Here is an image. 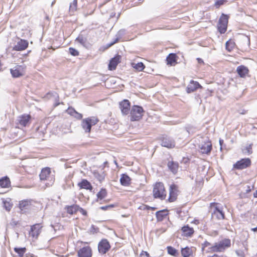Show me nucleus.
Returning <instances> with one entry per match:
<instances>
[{"mask_svg":"<svg viewBox=\"0 0 257 257\" xmlns=\"http://www.w3.org/2000/svg\"><path fill=\"white\" fill-rule=\"evenodd\" d=\"M77 247V255L78 257H92L93 251L88 242L78 240L76 242Z\"/></svg>","mask_w":257,"mask_h":257,"instance_id":"nucleus-1","label":"nucleus"},{"mask_svg":"<svg viewBox=\"0 0 257 257\" xmlns=\"http://www.w3.org/2000/svg\"><path fill=\"white\" fill-rule=\"evenodd\" d=\"M153 196L155 199L164 200L167 197V191L164 184L162 182H157L153 185Z\"/></svg>","mask_w":257,"mask_h":257,"instance_id":"nucleus-2","label":"nucleus"},{"mask_svg":"<svg viewBox=\"0 0 257 257\" xmlns=\"http://www.w3.org/2000/svg\"><path fill=\"white\" fill-rule=\"evenodd\" d=\"M209 207L212 209L211 213L212 218H215L217 220H223L225 218V213L222 207H220L219 204L217 202H212L209 204Z\"/></svg>","mask_w":257,"mask_h":257,"instance_id":"nucleus-3","label":"nucleus"},{"mask_svg":"<svg viewBox=\"0 0 257 257\" xmlns=\"http://www.w3.org/2000/svg\"><path fill=\"white\" fill-rule=\"evenodd\" d=\"M231 246L230 239L225 238L216 242L208 251L210 252H222Z\"/></svg>","mask_w":257,"mask_h":257,"instance_id":"nucleus-4","label":"nucleus"},{"mask_svg":"<svg viewBox=\"0 0 257 257\" xmlns=\"http://www.w3.org/2000/svg\"><path fill=\"white\" fill-rule=\"evenodd\" d=\"M144 112L145 111L142 106L139 105L133 106L130 111L131 121H139L142 118Z\"/></svg>","mask_w":257,"mask_h":257,"instance_id":"nucleus-5","label":"nucleus"},{"mask_svg":"<svg viewBox=\"0 0 257 257\" xmlns=\"http://www.w3.org/2000/svg\"><path fill=\"white\" fill-rule=\"evenodd\" d=\"M179 193V186L175 183L171 184L169 187V197L167 202L172 203L177 201Z\"/></svg>","mask_w":257,"mask_h":257,"instance_id":"nucleus-6","label":"nucleus"},{"mask_svg":"<svg viewBox=\"0 0 257 257\" xmlns=\"http://www.w3.org/2000/svg\"><path fill=\"white\" fill-rule=\"evenodd\" d=\"M43 227V225L41 223H36L31 225L29 232V237H31L33 240L37 239L42 232Z\"/></svg>","mask_w":257,"mask_h":257,"instance_id":"nucleus-7","label":"nucleus"},{"mask_svg":"<svg viewBox=\"0 0 257 257\" xmlns=\"http://www.w3.org/2000/svg\"><path fill=\"white\" fill-rule=\"evenodd\" d=\"M229 16L222 14L219 20L217 29L220 34H224L227 28Z\"/></svg>","mask_w":257,"mask_h":257,"instance_id":"nucleus-8","label":"nucleus"},{"mask_svg":"<svg viewBox=\"0 0 257 257\" xmlns=\"http://www.w3.org/2000/svg\"><path fill=\"white\" fill-rule=\"evenodd\" d=\"M26 66L18 65L10 69L11 74L13 78L23 76L26 73Z\"/></svg>","mask_w":257,"mask_h":257,"instance_id":"nucleus-9","label":"nucleus"},{"mask_svg":"<svg viewBox=\"0 0 257 257\" xmlns=\"http://www.w3.org/2000/svg\"><path fill=\"white\" fill-rule=\"evenodd\" d=\"M251 160L249 158L241 159L237 161L233 165V168L235 170H243L250 166Z\"/></svg>","mask_w":257,"mask_h":257,"instance_id":"nucleus-10","label":"nucleus"},{"mask_svg":"<svg viewBox=\"0 0 257 257\" xmlns=\"http://www.w3.org/2000/svg\"><path fill=\"white\" fill-rule=\"evenodd\" d=\"M29 46V42L27 40L20 39L19 41L13 47V50L16 51H22L26 50Z\"/></svg>","mask_w":257,"mask_h":257,"instance_id":"nucleus-11","label":"nucleus"},{"mask_svg":"<svg viewBox=\"0 0 257 257\" xmlns=\"http://www.w3.org/2000/svg\"><path fill=\"white\" fill-rule=\"evenodd\" d=\"M121 56L119 55H116L112 58L108 65L109 70L112 71L116 69L117 65L121 62Z\"/></svg>","mask_w":257,"mask_h":257,"instance_id":"nucleus-12","label":"nucleus"},{"mask_svg":"<svg viewBox=\"0 0 257 257\" xmlns=\"http://www.w3.org/2000/svg\"><path fill=\"white\" fill-rule=\"evenodd\" d=\"M181 231L182 236L185 237H191L195 233L194 228L190 227L188 224L182 226Z\"/></svg>","mask_w":257,"mask_h":257,"instance_id":"nucleus-13","label":"nucleus"},{"mask_svg":"<svg viewBox=\"0 0 257 257\" xmlns=\"http://www.w3.org/2000/svg\"><path fill=\"white\" fill-rule=\"evenodd\" d=\"M199 88L202 89V86L198 82L192 80L186 87V90L188 93H190L196 91Z\"/></svg>","mask_w":257,"mask_h":257,"instance_id":"nucleus-14","label":"nucleus"},{"mask_svg":"<svg viewBox=\"0 0 257 257\" xmlns=\"http://www.w3.org/2000/svg\"><path fill=\"white\" fill-rule=\"evenodd\" d=\"M110 248L109 243L106 239H102L98 244V250L101 253H105Z\"/></svg>","mask_w":257,"mask_h":257,"instance_id":"nucleus-15","label":"nucleus"},{"mask_svg":"<svg viewBox=\"0 0 257 257\" xmlns=\"http://www.w3.org/2000/svg\"><path fill=\"white\" fill-rule=\"evenodd\" d=\"M119 108L123 114L128 113L131 108V103L127 99H124L119 103Z\"/></svg>","mask_w":257,"mask_h":257,"instance_id":"nucleus-16","label":"nucleus"},{"mask_svg":"<svg viewBox=\"0 0 257 257\" xmlns=\"http://www.w3.org/2000/svg\"><path fill=\"white\" fill-rule=\"evenodd\" d=\"M31 116L30 114H24L20 115L18 118V123L23 127L28 125L31 121Z\"/></svg>","mask_w":257,"mask_h":257,"instance_id":"nucleus-17","label":"nucleus"},{"mask_svg":"<svg viewBox=\"0 0 257 257\" xmlns=\"http://www.w3.org/2000/svg\"><path fill=\"white\" fill-rule=\"evenodd\" d=\"M161 146L168 149H172L175 147L174 140L167 137H164L162 139Z\"/></svg>","mask_w":257,"mask_h":257,"instance_id":"nucleus-18","label":"nucleus"},{"mask_svg":"<svg viewBox=\"0 0 257 257\" xmlns=\"http://www.w3.org/2000/svg\"><path fill=\"white\" fill-rule=\"evenodd\" d=\"M201 153L202 154L208 155L210 153L212 147V144L210 141H207L204 142L203 144L201 145L200 147Z\"/></svg>","mask_w":257,"mask_h":257,"instance_id":"nucleus-19","label":"nucleus"},{"mask_svg":"<svg viewBox=\"0 0 257 257\" xmlns=\"http://www.w3.org/2000/svg\"><path fill=\"white\" fill-rule=\"evenodd\" d=\"M167 167L169 170L174 174H176L179 168V164L178 162L173 160L169 161L167 163Z\"/></svg>","mask_w":257,"mask_h":257,"instance_id":"nucleus-20","label":"nucleus"},{"mask_svg":"<svg viewBox=\"0 0 257 257\" xmlns=\"http://www.w3.org/2000/svg\"><path fill=\"white\" fill-rule=\"evenodd\" d=\"M77 186L80 189H85L91 191L93 189V187L87 180L83 179L81 181L77 184Z\"/></svg>","mask_w":257,"mask_h":257,"instance_id":"nucleus-21","label":"nucleus"},{"mask_svg":"<svg viewBox=\"0 0 257 257\" xmlns=\"http://www.w3.org/2000/svg\"><path fill=\"white\" fill-rule=\"evenodd\" d=\"M51 169L49 167H45L42 169L39 175L40 179L41 181H45L49 179L50 177Z\"/></svg>","mask_w":257,"mask_h":257,"instance_id":"nucleus-22","label":"nucleus"},{"mask_svg":"<svg viewBox=\"0 0 257 257\" xmlns=\"http://www.w3.org/2000/svg\"><path fill=\"white\" fill-rule=\"evenodd\" d=\"M178 56L175 53L169 54L166 58L167 64L169 66H175L177 64Z\"/></svg>","mask_w":257,"mask_h":257,"instance_id":"nucleus-23","label":"nucleus"},{"mask_svg":"<svg viewBox=\"0 0 257 257\" xmlns=\"http://www.w3.org/2000/svg\"><path fill=\"white\" fill-rule=\"evenodd\" d=\"M236 72L241 78L245 77L249 73L248 68L244 65H240L236 68Z\"/></svg>","mask_w":257,"mask_h":257,"instance_id":"nucleus-24","label":"nucleus"},{"mask_svg":"<svg viewBox=\"0 0 257 257\" xmlns=\"http://www.w3.org/2000/svg\"><path fill=\"white\" fill-rule=\"evenodd\" d=\"M169 215V210L167 209L156 212V216L158 221H162Z\"/></svg>","mask_w":257,"mask_h":257,"instance_id":"nucleus-25","label":"nucleus"},{"mask_svg":"<svg viewBox=\"0 0 257 257\" xmlns=\"http://www.w3.org/2000/svg\"><path fill=\"white\" fill-rule=\"evenodd\" d=\"M120 183L122 186H129L132 183V179L126 174H122L120 176Z\"/></svg>","mask_w":257,"mask_h":257,"instance_id":"nucleus-26","label":"nucleus"},{"mask_svg":"<svg viewBox=\"0 0 257 257\" xmlns=\"http://www.w3.org/2000/svg\"><path fill=\"white\" fill-rule=\"evenodd\" d=\"M78 209L79 205L77 204L67 205L65 207V209L66 211V212L70 215L76 214L78 212Z\"/></svg>","mask_w":257,"mask_h":257,"instance_id":"nucleus-27","label":"nucleus"},{"mask_svg":"<svg viewBox=\"0 0 257 257\" xmlns=\"http://www.w3.org/2000/svg\"><path fill=\"white\" fill-rule=\"evenodd\" d=\"M32 206V201L28 200H24L20 202L19 208L22 210L29 209Z\"/></svg>","mask_w":257,"mask_h":257,"instance_id":"nucleus-28","label":"nucleus"},{"mask_svg":"<svg viewBox=\"0 0 257 257\" xmlns=\"http://www.w3.org/2000/svg\"><path fill=\"white\" fill-rule=\"evenodd\" d=\"M11 184L10 179L7 176L3 177L0 179V187L3 188H9Z\"/></svg>","mask_w":257,"mask_h":257,"instance_id":"nucleus-29","label":"nucleus"},{"mask_svg":"<svg viewBox=\"0 0 257 257\" xmlns=\"http://www.w3.org/2000/svg\"><path fill=\"white\" fill-rule=\"evenodd\" d=\"M88 119V118L87 117L82 119L81 125L85 133H90L91 130L90 128V124L89 123V122Z\"/></svg>","mask_w":257,"mask_h":257,"instance_id":"nucleus-30","label":"nucleus"},{"mask_svg":"<svg viewBox=\"0 0 257 257\" xmlns=\"http://www.w3.org/2000/svg\"><path fill=\"white\" fill-rule=\"evenodd\" d=\"M181 252L183 257H189L193 253L192 248L188 246L182 248Z\"/></svg>","mask_w":257,"mask_h":257,"instance_id":"nucleus-31","label":"nucleus"},{"mask_svg":"<svg viewBox=\"0 0 257 257\" xmlns=\"http://www.w3.org/2000/svg\"><path fill=\"white\" fill-rule=\"evenodd\" d=\"M14 251L18 254V257H25L24 255L27 251V248L24 247H16L14 248Z\"/></svg>","mask_w":257,"mask_h":257,"instance_id":"nucleus-32","label":"nucleus"},{"mask_svg":"<svg viewBox=\"0 0 257 257\" xmlns=\"http://www.w3.org/2000/svg\"><path fill=\"white\" fill-rule=\"evenodd\" d=\"M131 66L138 71H143L145 68V66L143 62L132 63Z\"/></svg>","mask_w":257,"mask_h":257,"instance_id":"nucleus-33","label":"nucleus"},{"mask_svg":"<svg viewBox=\"0 0 257 257\" xmlns=\"http://www.w3.org/2000/svg\"><path fill=\"white\" fill-rule=\"evenodd\" d=\"M213 245H211V244L208 241H205L202 244V251H205L206 253H213V252L208 251Z\"/></svg>","mask_w":257,"mask_h":257,"instance_id":"nucleus-34","label":"nucleus"},{"mask_svg":"<svg viewBox=\"0 0 257 257\" xmlns=\"http://www.w3.org/2000/svg\"><path fill=\"white\" fill-rule=\"evenodd\" d=\"M235 46V42L232 40L230 39L226 42L225 48L227 51H232Z\"/></svg>","mask_w":257,"mask_h":257,"instance_id":"nucleus-35","label":"nucleus"},{"mask_svg":"<svg viewBox=\"0 0 257 257\" xmlns=\"http://www.w3.org/2000/svg\"><path fill=\"white\" fill-rule=\"evenodd\" d=\"M167 250L168 254L173 256H177L179 255L178 251L172 246H167Z\"/></svg>","mask_w":257,"mask_h":257,"instance_id":"nucleus-36","label":"nucleus"},{"mask_svg":"<svg viewBox=\"0 0 257 257\" xmlns=\"http://www.w3.org/2000/svg\"><path fill=\"white\" fill-rule=\"evenodd\" d=\"M89 121V123L90 124V127L91 129L92 126L95 125L99 121V119L97 116H92L90 117H87Z\"/></svg>","mask_w":257,"mask_h":257,"instance_id":"nucleus-37","label":"nucleus"},{"mask_svg":"<svg viewBox=\"0 0 257 257\" xmlns=\"http://www.w3.org/2000/svg\"><path fill=\"white\" fill-rule=\"evenodd\" d=\"M107 193L106 189L101 188L98 192L97 197L98 199L102 200L107 196Z\"/></svg>","mask_w":257,"mask_h":257,"instance_id":"nucleus-38","label":"nucleus"},{"mask_svg":"<svg viewBox=\"0 0 257 257\" xmlns=\"http://www.w3.org/2000/svg\"><path fill=\"white\" fill-rule=\"evenodd\" d=\"M69 52L73 56H78L79 55V52L73 47L69 48Z\"/></svg>","mask_w":257,"mask_h":257,"instance_id":"nucleus-39","label":"nucleus"},{"mask_svg":"<svg viewBox=\"0 0 257 257\" xmlns=\"http://www.w3.org/2000/svg\"><path fill=\"white\" fill-rule=\"evenodd\" d=\"M76 41L79 42L80 44L82 45L83 46H85V43L86 40L83 36H79L76 39Z\"/></svg>","mask_w":257,"mask_h":257,"instance_id":"nucleus-40","label":"nucleus"},{"mask_svg":"<svg viewBox=\"0 0 257 257\" xmlns=\"http://www.w3.org/2000/svg\"><path fill=\"white\" fill-rule=\"evenodd\" d=\"M93 175L95 176V177L100 181H102L104 179V176L103 175L99 174L98 172L94 171L93 172Z\"/></svg>","mask_w":257,"mask_h":257,"instance_id":"nucleus-41","label":"nucleus"},{"mask_svg":"<svg viewBox=\"0 0 257 257\" xmlns=\"http://www.w3.org/2000/svg\"><path fill=\"white\" fill-rule=\"evenodd\" d=\"M226 2V0H218L214 3V6L218 9L220 6L224 5Z\"/></svg>","mask_w":257,"mask_h":257,"instance_id":"nucleus-42","label":"nucleus"},{"mask_svg":"<svg viewBox=\"0 0 257 257\" xmlns=\"http://www.w3.org/2000/svg\"><path fill=\"white\" fill-rule=\"evenodd\" d=\"M77 1L74 0L70 6V10L73 11H75L77 10Z\"/></svg>","mask_w":257,"mask_h":257,"instance_id":"nucleus-43","label":"nucleus"},{"mask_svg":"<svg viewBox=\"0 0 257 257\" xmlns=\"http://www.w3.org/2000/svg\"><path fill=\"white\" fill-rule=\"evenodd\" d=\"M4 207L8 211H10L12 207V204H11L10 202L8 201H4L3 202Z\"/></svg>","mask_w":257,"mask_h":257,"instance_id":"nucleus-44","label":"nucleus"},{"mask_svg":"<svg viewBox=\"0 0 257 257\" xmlns=\"http://www.w3.org/2000/svg\"><path fill=\"white\" fill-rule=\"evenodd\" d=\"M76 111V110L72 107H69L68 109L66 110V112L72 116H73V115H75V113Z\"/></svg>","mask_w":257,"mask_h":257,"instance_id":"nucleus-45","label":"nucleus"},{"mask_svg":"<svg viewBox=\"0 0 257 257\" xmlns=\"http://www.w3.org/2000/svg\"><path fill=\"white\" fill-rule=\"evenodd\" d=\"M252 144H250L245 147V153H246L247 155H250V154H252Z\"/></svg>","mask_w":257,"mask_h":257,"instance_id":"nucleus-46","label":"nucleus"},{"mask_svg":"<svg viewBox=\"0 0 257 257\" xmlns=\"http://www.w3.org/2000/svg\"><path fill=\"white\" fill-rule=\"evenodd\" d=\"M139 257H151L150 254L146 251L142 250Z\"/></svg>","mask_w":257,"mask_h":257,"instance_id":"nucleus-47","label":"nucleus"},{"mask_svg":"<svg viewBox=\"0 0 257 257\" xmlns=\"http://www.w3.org/2000/svg\"><path fill=\"white\" fill-rule=\"evenodd\" d=\"M235 252L237 255L240 257H244L245 256V252L243 250L241 249H237Z\"/></svg>","mask_w":257,"mask_h":257,"instance_id":"nucleus-48","label":"nucleus"},{"mask_svg":"<svg viewBox=\"0 0 257 257\" xmlns=\"http://www.w3.org/2000/svg\"><path fill=\"white\" fill-rule=\"evenodd\" d=\"M114 206L115 205L113 204H110L104 206H101L100 207V209L103 210H106L108 209L113 208Z\"/></svg>","mask_w":257,"mask_h":257,"instance_id":"nucleus-49","label":"nucleus"},{"mask_svg":"<svg viewBox=\"0 0 257 257\" xmlns=\"http://www.w3.org/2000/svg\"><path fill=\"white\" fill-rule=\"evenodd\" d=\"M78 211H79L83 215L87 216V212L86 210L83 209L79 206V209H78Z\"/></svg>","mask_w":257,"mask_h":257,"instance_id":"nucleus-50","label":"nucleus"},{"mask_svg":"<svg viewBox=\"0 0 257 257\" xmlns=\"http://www.w3.org/2000/svg\"><path fill=\"white\" fill-rule=\"evenodd\" d=\"M73 117L78 119H81L82 118L83 115L81 113H80L76 111L75 113V115H73Z\"/></svg>","mask_w":257,"mask_h":257,"instance_id":"nucleus-51","label":"nucleus"},{"mask_svg":"<svg viewBox=\"0 0 257 257\" xmlns=\"http://www.w3.org/2000/svg\"><path fill=\"white\" fill-rule=\"evenodd\" d=\"M191 223L194 225H198L200 223V220L196 218H195L191 222Z\"/></svg>","mask_w":257,"mask_h":257,"instance_id":"nucleus-52","label":"nucleus"},{"mask_svg":"<svg viewBox=\"0 0 257 257\" xmlns=\"http://www.w3.org/2000/svg\"><path fill=\"white\" fill-rule=\"evenodd\" d=\"M190 162V159L188 157H183L182 159V163L184 164H188Z\"/></svg>","mask_w":257,"mask_h":257,"instance_id":"nucleus-53","label":"nucleus"},{"mask_svg":"<svg viewBox=\"0 0 257 257\" xmlns=\"http://www.w3.org/2000/svg\"><path fill=\"white\" fill-rule=\"evenodd\" d=\"M247 110H246L244 109H240V110H238V112L240 114H245L247 113Z\"/></svg>","mask_w":257,"mask_h":257,"instance_id":"nucleus-54","label":"nucleus"},{"mask_svg":"<svg viewBox=\"0 0 257 257\" xmlns=\"http://www.w3.org/2000/svg\"><path fill=\"white\" fill-rule=\"evenodd\" d=\"M25 257H36V256L34 254L29 252L25 254Z\"/></svg>","mask_w":257,"mask_h":257,"instance_id":"nucleus-55","label":"nucleus"},{"mask_svg":"<svg viewBox=\"0 0 257 257\" xmlns=\"http://www.w3.org/2000/svg\"><path fill=\"white\" fill-rule=\"evenodd\" d=\"M197 61L198 62V63H199V64H204V61L201 58H197Z\"/></svg>","mask_w":257,"mask_h":257,"instance_id":"nucleus-56","label":"nucleus"},{"mask_svg":"<svg viewBox=\"0 0 257 257\" xmlns=\"http://www.w3.org/2000/svg\"><path fill=\"white\" fill-rule=\"evenodd\" d=\"M252 188L250 186H247V189L246 190V193H248L251 191Z\"/></svg>","mask_w":257,"mask_h":257,"instance_id":"nucleus-57","label":"nucleus"},{"mask_svg":"<svg viewBox=\"0 0 257 257\" xmlns=\"http://www.w3.org/2000/svg\"><path fill=\"white\" fill-rule=\"evenodd\" d=\"M223 144V140H221V139H220L219 140V144L220 145V149H222V146Z\"/></svg>","mask_w":257,"mask_h":257,"instance_id":"nucleus-58","label":"nucleus"},{"mask_svg":"<svg viewBox=\"0 0 257 257\" xmlns=\"http://www.w3.org/2000/svg\"><path fill=\"white\" fill-rule=\"evenodd\" d=\"M208 257H223V256L222 255H219L217 254H214L212 256H208Z\"/></svg>","mask_w":257,"mask_h":257,"instance_id":"nucleus-59","label":"nucleus"},{"mask_svg":"<svg viewBox=\"0 0 257 257\" xmlns=\"http://www.w3.org/2000/svg\"><path fill=\"white\" fill-rule=\"evenodd\" d=\"M253 197H254V198H257V190L253 193Z\"/></svg>","mask_w":257,"mask_h":257,"instance_id":"nucleus-60","label":"nucleus"},{"mask_svg":"<svg viewBox=\"0 0 257 257\" xmlns=\"http://www.w3.org/2000/svg\"><path fill=\"white\" fill-rule=\"evenodd\" d=\"M2 66H3V63H2V61L0 60V71H2Z\"/></svg>","mask_w":257,"mask_h":257,"instance_id":"nucleus-61","label":"nucleus"},{"mask_svg":"<svg viewBox=\"0 0 257 257\" xmlns=\"http://www.w3.org/2000/svg\"><path fill=\"white\" fill-rule=\"evenodd\" d=\"M122 216L123 217H128L129 216V215H122Z\"/></svg>","mask_w":257,"mask_h":257,"instance_id":"nucleus-62","label":"nucleus"},{"mask_svg":"<svg viewBox=\"0 0 257 257\" xmlns=\"http://www.w3.org/2000/svg\"><path fill=\"white\" fill-rule=\"evenodd\" d=\"M252 230H253L254 231H257V226H256L255 228H254L252 229Z\"/></svg>","mask_w":257,"mask_h":257,"instance_id":"nucleus-63","label":"nucleus"},{"mask_svg":"<svg viewBox=\"0 0 257 257\" xmlns=\"http://www.w3.org/2000/svg\"><path fill=\"white\" fill-rule=\"evenodd\" d=\"M116 42H117V41H116L114 42L113 43H112L110 44V45H109V46H112L113 44H114V43H115Z\"/></svg>","mask_w":257,"mask_h":257,"instance_id":"nucleus-64","label":"nucleus"}]
</instances>
